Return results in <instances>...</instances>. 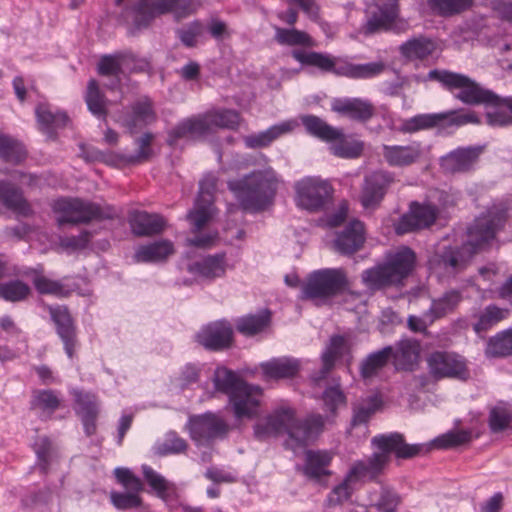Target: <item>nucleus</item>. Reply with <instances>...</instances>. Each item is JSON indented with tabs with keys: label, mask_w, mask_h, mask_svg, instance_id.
<instances>
[{
	"label": "nucleus",
	"mask_w": 512,
	"mask_h": 512,
	"mask_svg": "<svg viewBox=\"0 0 512 512\" xmlns=\"http://www.w3.org/2000/svg\"><path fill=\"white\" fill-rule=\"evenodd\" d=\"M0 205L23 216H27L31 212L21 190L4 180H0Z\"/></svg>",
	"instance_id": "36"
},
{
	"label": "nucleus",
	"mask_w": 512,
	"mask_h": 512,
	"mask_svg": "<svg viewBox=\"0 0 512 512\" xmlns=\"http://www.w3.org/2000/svg\"><path fill=\"white\" fill-rule=\"evenodd\" d=\"M400 501V496L386 487H382L379 494L376 492L369 494V505L380 512H395Z\"/></svg>",
	"instance_id": "52"
},
{
	"label": "nucleus",
	"mask_w": 512,
	"mask_h": 512,
	"mask_svg": "<svg viewBox=\"0 0 512 512\" xmlns=\"http://www.w3.org/2000/svg\"><path fill=\"white\" fill-rule=\"evenodd\" d=\"M270 322L269 311H263L255 315H246L236 321V329L244 336H254L262 332Z\"/></svg>",
	"instance_id": "47"
},
{
	"label": "nucleus",
	"mask_w": 512,
	"mask_h": 512,
	"mask_svg": "<svg viewBox=\"0 0 512 512\" xmlns=\"http://www.w3.org/2000/svg\"><path fill=\"white\" fill-rule=\"evenodd\" d=\"M380 405L381 400L376 395L370 396L359 403L354 407L352 425L357 426L367 423L370 417L379 409Z\"/></svg>",
	"instance_id": "60"
},
{
	"label": "nucleus",
	"mask_w": 512,
	"mask_h": 512,
	"mask_svg": "<svg viewBox=\"0 0 512 512\" xmlns=\"http://www.w3.org/2000/svg\"><path fill=\"white\" fill-rule=\"evenodd\" d=\"M440 113L418 114L403 121L399 130L403 133H414L420 130L442 127Z\"/></svg>",
	"instance_id": "49"
},
{
	"label": "nucleus",
	"mask_w": 512,
	"mask_h": 512,
	"mask_svg": "<svg viewBox=\"0 0 512 512\" xmlns=\"http://www.w3.org/2000/svg\"><path fill=\"white\" fill-rule=\"evenodd\" d=\"M266 379H288L295 377L300 371L301 363L296 358L279 357L260 364Z\"/></svg>",
	"instance_id": "29"
},
{
	"label": "nucleus",
	"mask_w": 512,
	"mask_h": 512,
	"mask_svg": "<svg viewBox=\"0 0 512 512\" xmlns=\"http://www.w3.org/2000/svg\"><path fill=\"white\" fill-rule=\"evenodd\" d=\"M174 253V247L169 240H160L148 245L140 246L135 252L137 262H160L166 260Z\"/></svg>",
	"instance_id": "41"
},
{
	"label": "nucleus",
	"mask_w": 512,
	"mask_h": 512,
	"mask_svg": "<svg viewBox=\"0 0 512 512\" xmlns=\"http://www.w3.org/2000/svg\"><path fill=\"white\" fill-rule=\"evenodd\" d=\"M186 428L191 439L198 446L209 445L217 439H223L230 430L229 425L222 417L211 412L191 416Z\"/></svg>",
	"instance_id": "11"
},
{
	"label": "nucleus",
	"mask_w": 512,
	"mask_h": 512,
	"mask_svg": "<svg viewBox=\"0 0 512 512\" xmlns=\"http://www.w3.org/2000/svg\"><path fill=\"white\" fill-rule=\"evenodd\" d=\"M398 16L397 0H375L370 15L362 28L365 35L388 29Z\"/></svg>",
	"instance_id": "19"
},
{
	"label": "nucleus",
	"mask_w": 512,
	"mask_h": 512,
	"mask_svg": "<svg viewBox=\"0 0 512 512\" xmlns=\"http://www.w3.org/2000/svg\"><path fill=\"white\" fill-rule=\"evenodd\" d=\"M364 241V224L359 220H353L337 234L334 247L343 255H352L363 246Z\"/></svg>",
	"instance_id": "26"
},
{
	"label": "nucleus",
	"mask_w": 512,
	"mask_h": 512,
	"mask_svg": "<svg viewBox=\"0 0 512 512\" xmlns=\"http://www.w3.org/2000/svg\"><path fill=\"white\" fill-rule=\"evenodd\" d=\"M215 388L229 396L236 418H253L258 415L262 390L241 380L232 370L219 367L215 370Z\"/></svg>",
	"instance_id": "4"
},
{
	"label": "nucleus",
	"mask_w": 512,
	"mask_h": 512,
	"mask_svg": "<svg viewBox=\"0 0 512 512\" xmlns=\"http://www.w3.org/2000/svg\"><path fill=\"white\" fill-rule=\"evenodd\" d=\"M463 300L460 290L450 289L432 299L428 312L435 321L453 313Z\"/></svg>",
	"instance_id": "39"
},
{
	"label": "nucleus",
	"mask_w": 512,
	"mask_h": 512,
	"mask_svg": "<svg viewBox=\"0 0 512 512\" xmlns=\"http://www.w3.org/2000/svg\"><path fill=\"white\" fill-rule=\"evenodd\" d=\"M441 125L442 127L455 126L461 127L467 124H479L480 119L477 114L470 110H450L441 112Z\"/></svg>",
	"instance_id": "58"
},
{
	"label": "nucleus",
	"mask_w": 512,
	"mask_h": 512,
	"mask_svg": "<svg viewBox=\"0 0 512 512\" xmlns=\"http://www.w3.org/2000/svg\"><path fill=\"white\" fill-rule=\"evenodd\" d=\"M214 205L196 199L194 208L187 214L192 225V231L198 233L213 217Z\"/></svg>",
	"instance_id": "54"
},
{
	"label": "nucleus",
	"mask_w": 512,
	"mask_h": 512,
	"mask_svg": "<svg viewBox=\"0 0 512 512\" xmlns=\"http://www.w3.org/2000/svg\"><path fill=\"white\" fill-rule=\"evenodd\" d=\"M295 201L298 207L316 212L321 210L331 197L328 182L314 177H306L295 183Z\"/></svg>",
	"instance_id": "13"
},
{
	"label": "nucleus",
	"mask_w": 512,
	"mask_h": 512,
	"mask_svg": "<svg viewBox=\"0 0 512 512\" xmlns=\"http://www.w3.org/2000/svg\"><path fill=\"white\" fill-rule=\"evenodd\" d=\"M86 103L88 109L96 116H106V100L101 93L98 83L92 79L88 83Z\"/></svg>",
	"instance_id": "61"
},
{
	"label": "nucleus",
	"mask_w": 512,
	"mask_h": 512,
	"mask_svg": "<svg viewBox=\"0 0 512 512\" xmlns=\"http://www.w3.org/2000/svg\"><path fill=\"white\" fill-rule=\"evenodd\" d=\"M274 30V39L280 45L304 47H313L315 45L312 37L304 31L295 28H281L278 26H275Z\"/></svg>",
	"instance_id": "46"
},
{
	"label": "nucleus",
	"mask_w": 512,
	"mask_h": 512,
	"mask_svg": "<svg viewBox=\"0 0 512 512\" xmlns=\"http://www.w3.org/2000/svg\"><path fill=\"white\" fill-rule=\"evenodd\" d=\"M438 213L439 210L435 205L413 202L410 206V211L404 214L397 223L395 227L396 233L403 235L415 230L427 228L435 222Z\"/></svg>",
	"instance_id": "16"
},
{
	"label": "nucleus",
	"mask_w": 512,
	"mask_h": 512,
	"mask_svg": "<svg viewBox=\"0 0 512 512\" xmlns=\"http://www.w3.org/2000/svg\"><path fill=\"white\" fill-rule=\"evenodd\" d=\"M372 445L379 450L365 460L353 463L347 475L349 480L358 482L375 481L390 461V453L397 458L408 459L419 455L425 448L422 444H407L402 434L391 433L372 438Z\"/></svg>",
	"instance_id": "2"
},
{
	"label": "nucleus",
	"mask_w": 512,
	"mask_h": 512,
	"mask_svg": "<svg viewBox=\"0 0 512 512\" xmlns=\"http://www.w3.org/2000/svg\"><path fill=\"white\" fill-rule=\"evenodd\" d=\"M393 347L391 360L398 370H412L420 355V344L414 339H401Z\"/></svg>",
	"instance_id": "30"
},
{
	"label": "nucleus",
	"mask_w": 512,
	"mask_h": 512,
	"mask_svg": "<svg viewBox=\"0 0 512 512\" xmlns=\"http://www.w3.org/2000/svg\"><path fill=\"white\" fill-rule=\"evenodd\" d=\"M493 111L487 112V124L492 127H505L512 124V99H502L501 103L493 106Z\"/></svg>",
	"instance_id": "57"
},
{
	"label": "nucleus",
	"mask_w": 512,
	"mask_h": 512,
	"mask_svg": "<svg viewBox=\"0 0 512 512\" xmlns=\"http://www.w3.org/2000/svg\"><path fill=\"white\" fill-rule=\"evenodd\" d=\"M130 226L137 236L160 234L166 227V220L159 214L137 211L130 218Z\"/></svg>",
	"instance_id": "32"
},
{
	"label": "nucleus",
	"mask_w": 512,
	"mask_h": 512,
	"mask_svg": "<svg viewBox=\"0 0 512 512\" xmlns=\"http://www.w3.org/2000/svg\"><path fill=\"white\" fill-rule=\"evenodd\" d=\"M31 294V288L21 280L0 283V298L7 302H21Z\"/></svg>",
	"instance_id": "53"
},
{
	"label": "nucleus",
	"mask_w": 512,
	"mask_h": 512,
	"mask_svg": "<svg viewBox=\"0 0 512 512\" xmlns=\"http://www.w3.org/2000/svg\"><path fill=\"white\" fill-rule=\"evenodd\" d=\"M393 347L385 346L380 350L368 354L360 364V375L364 380H371L388 365L391 360Z\"/></svg>",
	"instance_id": "38"
},
{
	"label": "nucleus",
	"mask_w": 512,
	"mask_h": 512,
	"mask_svg": "<svg viewBox=\"0 0 512 512\" xmlns=\"http://www.w3.org/2000/svg\"><path fill=\"white\" fill-rule=\"evenodd\" d=\"M196 339L206 349L222 350L231 345L233 330L227 321H216L203 327Z\"/></svg>",
	"instance_id": "21"
},
{
	"label": "nucleus",
	"mask_w": 512,
	"mask_h": 512,
	"mask_svg": "<svg viewBox=\"0 0 512 512\" xmlns=\"http://www.w3.org/2000/svg\"><path fill=\"white\" fill-rule=\"evenodd\" d=\"M135 60L131 52H118L115 54L103 55L97 65V71L102 76H111L113 79L106 86L115 89L120 84V74L125 72V66Z\"/></svg>",
	"instance_id": "25"
},
{
	"label": "nucleus",
	"mask_w": 512,
	"mask_h": 512,
	"mask_svg": "<svg viewBox=\"0 0 512 512\" xmlns=\"http://www.w3.org/2000/svg\"><path fill=\"white\" fill-rule=\"evenodd\" d=\"M37 122L43 132L51 135L54 130L66 127L69 117L63 111H53L47 103H40L35 109Z\"/></svg>",
	"instance_id": "40"
},
{
	"label": "nucleus",
	"mask_w": 512,
	"mask_h": 512,
	"mask_svg": "<svg viewBox=\"0 0 512 512\" xmlns=\"http://www.w3.org/2000/svg\"><path fill=\"white\" fill-rule=\"evenodd\" d=\"M60 406V400L53 390H35L32 394L31 408L52 414Z\"/></svg>",
	"instance_id": "59"
},
{
	"label": "nucleus",
	"mask_w": 512,
	"mask_h": 512,
	"mask_svg": "<svg viewBox=\"0 0 512 512\" xmlns=\"http://www.w3.org/2000/svg\"><path fill=\"white\" fill-rule=\"evenodd\" d=\"M485 355L488 358L512 356V327L502 330L488 339Z\"/></svg>",
	"instance_id": "45"
},
{
	"label": "nucleus",
	"mask_w": 512,
	"mask_h": 512,
	"mask_svg": "<svg viewBox=\"0 0 512 512\" xmlns=\"http://www.w3.org/2000/svg\"><path fill=\"white\" fill-rule=\"evenodd\" d=\"M506 215V205H493L486 215L478 217L468 228L467 239L461 246H443L430 257V270L439 276L455 275L463 271L472 257L494 239Z\"/></svg>",
	"instance_id": "1"
},
{
	"label": "nucleus",
	"mask_w": 512,
	"mask_h": 512,
	"mask_svg": "<svg viewBox=\"0 0 512 512\" xmlns=\"http://www.w3.org/2000/svg\"><path fill=\"white\" fill-rule=\"evenodd\" d=\"M38 465L43 473H48L54 454L51 440L46 436H39L34 443Z\"/></svg>",
	"instance_id": "62"
},
{
	"label": "nucleus",
	"mask_w": 512,
	"mask_h": 512,
	"mask_svg": "<svg viewBox=\"0 0 512 512\" xmlns=\"http://www.w3.org/2000/svg\"><path fill=\"white\" fill-rule=\"evenodd\" d=\"M114 476L119 484L126 490L124 492L112 491L110 501L118 510H129L142 505L140 493L144 485L130 469L118 467L114 470Z\"/></svg>",
	"instance_id": "12"
},
{
	"label": "nucleus",
	"mask_w": 512,
	"mask_h": 512,
	"mask_svg": "<svg viewBox=\"0 0 512 512\" xmlns=\"http://www.w3.org/2000/svg\"><path fill=\"white\" fill-rule=\"evenodd\" d=\"M348 346L345 338L340 335H335L330 338V342L327 345L325 351L322 353V367L321 369L312 375L311 379L315 384L324 380L330 371L333 369L335 362L343 357L347 352Z\"/></svg>",
	"instance_id": "28"
},
{
	"label": "nucleus",
	"mask_w": 512,
	"mask_h": 512,
	"mask_svg": "<svg viewBox=\"0 0 512 512\" xmlns=\"http://www.w3.org/2000/svg\"><path fill=\"white\" fill-rule=\"evenodd\" d=\"M211 130L207 115L191 117L179 122L168 133V143L174 145L178 139L185 137H197Z\"/></svg>",
	"instance_id": "31"
},
{
	"label": "nucleus",
	"mask_w": 512,
	"mask_h": 512,
	"mask_svg": "<svg viewBox=\"0 0 512 512\" xmlns=\"http://www.w3.org/2000/svg\"><path fill=\"white\" fill-rule=\"evenodd\" d=\"M153 139L154 135L152 133H144L136 140V145L138 147L137 152L133 155L125 156V161L129 164H138L148 161L153 155V150L151 148Z\"/></svg>",
	"instance_id": "64"
},
{
	"label": "nucleus",
	"mask_w": 512,
	"mask_h": 512,
	"mask_svg": "<svg viewBox=\"0 0 512 512\" xmlns=\"http://www.w3.org/2000/svg\"><path fill=\"white\" fill-rule=\"evenodd\" d=\"M293 421V409L281 407L254 426V435L258 440H265L286 433L289 436Z\"/></svg>",
	"instance_id": "18"
},
{
	"label": "nucleus",
	"mask_w": 512,
	"mask_h": 512,
	"mask_svg": "<svg viewBox=\"0 0 512 512\" xmlns=\"http://www.w3.org/2000/svg\"><path fill=\"white\" fill-rule=\"evenodd\" d=\"M206 115L210 128L237 129L241 119L239 113L232 109L215 110L206 113Z\"/></svg>",
	"instance_id": "56"
},
{
	"label": "nucleus",
	"mask_w": 512,
	"mask_h": 512,
	"mask_svg": "<svg viewBox=\"0 0 512 512\" xmlns=\"http://www.w3.org/2000/svg\"><path fill=\"white\" fill-rule=\"evenodd\" d=\"M382 155L390 166H408L418 160L421 155L419 144L383 145Z\"/></svg>",
	"instance_id": "34"
},
{
	"label": "nucleus",
	"mask_w": 512,
	"mask_h": 512,
	"mask_svg": "<svg viewBox=\"0 0 512 512\" xmlns=\"http://www.w3.org/2000/svg\"><path fill=\"white\" fill-rule=\"evenodd\" d=\"M292 57L305 66L318 68L325 73H332L339 77L352 79H368L383 72L385 65L382 62H370L364 64H353L338 61L335 57L321 52H304L294 50Z\"/></svg>",
	"instance_id": "6"
},
{
	"label": "nucleus",
	"mask_w": 512,
	"mask_h": 512,
	"mask_svg": "<svg viewBox=\"0 0 512 512\" xmlns=\"http://www.w3.org/2000/svg\"><path fill=\"white\" fill-rule=\"evenodd\" d=\"M156 119L152 102L147 97L139 99L132 105L131 113L122 119V125L126 127L131 134L137 133L144 126L151 124Z\"/></svg>",
	"instance_id": "27"
},
{
	"label": "nucleus",
	"mask_w": 512,
	"mask_h": 512,
	"mask_svg": "<svg viewBox=\"0 0 512 512\" xmlns=\"http://www.w3.org/2000/svg\"><path fill=\"white\" fill-rule=\"evenodd\" d=\"M364 143L359 140H348L344 134L330 146L331 153L337 157L354 159L361 155Z\"/></svg>",
	"instance_id": "55"
},
{
	"label": "nucleus",
	"mask_w": 512,
	"mask_h": 512,
	"mask_svg": "<svg viewBox=\"0 0 512 512\" xmlns=\"http://www.w3.org/2000/svg\"><path fill=\"white\" fill-rule=\"evenodd\" d=\"M329 416L319 413H311L304 419L299 420L295 417L293 410L292 426L289 430V441L294 442L295 446H306L315 440L324 432L326 424H330Z\"/></svg>",
	"instance_id": "14"
},
{
	"label": "nucleus",
	"mask_w": 512,
	"mask_h": 512,
	"mask_svg": "<svg viewBox=\"0 0 512 512\" xmlns=\"http://www.w3.org/2000/svg\"><path fill=\"white\" fill-rule=\"evenodd\" d=\"M509 314V309L489 304L475 316L476 321L473 323V330L478 336H483L500 322L507 319Z\"/></svg>",
	"instance_id": "37"
},
{
	"label": "nucleus",
	"mask_w": 512,
	"mask_h": 512,
	"mask_svg": "<svg viewBox=\"0 0 512 512\" xmlns=\"http://www.w3.org/2000/svg\"><path fill=\"white\" fill-rule=\"evenodd\" d=\"M226 266L225 253H218L189 264L188 271L205 279L213 280L225 275Z\"/></svg>",
	"instance_id": "33"
},
{
	"label": "nucleus",
	"mask_w": 512,
	"mask_h": 512,
	"mask_svg": "<svg viewBox=\"0 0 512 512\" xmlns=\"http://www.w3.org/2000/svg\"><path fill=\"white\" fill-rule=\"evenodd\" d=\"M482 152L483 148L480 146L458 148L441 158V167L448 173L470 171Z\"/></svg>",
	"instance_id": "24"
},
{
	"label": "nucleus",
	"mask_w": 512,
	"mask_h": 512,
	"mask_svg": "<svg viewBox=\"0 0 512 512\" xmlns=\"http://www.w3.org/2000/svg\"><path fill=\"white\" fill-rule=\"evenodd\" d=\"M322 401L324 410L329 412L327 416L330 417V421H334L337 415L338 409L346 405V396L342 391L339 382L328 386L323 394Z\"/></svg>",
	"instance_id": "50"
},
{
	"label": "nucleus",
	"mask_w": 512,
	"mask_h": 512,
	"mask_svg": "<svg viewBox=\"0 0 512 512\" xmlns=\"http://www.w3.org/2000/svg\"><path fill=\"white\" fill-rule=\"evenodd\" d=\"M278 186V177L272 167L254 170L241 180L228 182L245 211L259 212L272 204Z\"/></svg>",
	"instance_id": "3"
},
{
	"label": "nucleus",
	"mask_w": 512,
	"mask_h": 512,
	"mask_svg": "<svg viewBox=\"0 0 512 512\" xmlns=\"http://www.w3.org/2000/svg\"><path fill=\"white\" fill-rule=\"evenodd\" d=\"M415 261V253L409 247H401L389 254L384 263L364 270L361 280L372 291L399 286L412 272Z\"/></svg>",
	"instance_id": "5"
},
{
	"label": "nucleus",
	"mask_w": 512,
	"mask_h": 512,
	"mask_svg": "<svg viewBox=\"0 0 512 512\" xmlns=\"http://www.w3.org/2000/svg\"><path fill=\"white\" fill-rule=\"evenodd\" d=\"M26 157V150L16 139L0 134V158L9 163L18 164Z\"/></svg>",
	"instance_id": "51"
},
{
	"label": "nucleus",
	"mask_w": 512,
	"mask_h": 512,
	"mask_svg": "<svg viewBox=\"0 0 512 512\" xmlns=\"http://www.w3.org/2000/svg\"><path fill=\"white\" fill-rule=\"evenodd\" d=\"M52 207L59 225L112 219L116 215L114 208L110 206L103 207L81 198H60L54 201Z\"/></svg>",
	"instance_id": "8"
},
{
	"label": "nucleus",
	"mask_w": 512,
	"mask_h": 512,
	"mask_svg": "<svg viewBox=\"0 0 512 512\" xmlns=\"http://www.w3.org/2000/svg\"><path fill=\"white\" fill-rule=\"evenodd\" d=\"M334 454L327 450H306L304 464L301 468L303 475L310 481L326 486L332 475L330 465Z\"/></svg>",
	"instance_id": "17"
},
{
	"label": "nucleus",
	"mask_w": 512,
	"mask_h": 512,
	"mask_svg": "<svg viewBox=\"0 0 512 512\" xmlns=\"http://www.w3.org/2000/svg\"><path fill=\"white\" fill-rule=\"evenodd\" d=\"M331 110L351 120L365 123L375 114L373 103L363 98H335Z\"/></svg>",
	"instance_id": "23"
},
{
	"label": "nucleus",
	"mask_w": 512,
	"mask_h": 512,
	"mask_svg": "<svg viewBox=\"0 0 512 512\" xmlns=\"http://www.w3.org/2000/svg\"><path fill=\"white\" fill-rule=\"evenodd\" d=\"M199 6L196 0H139L133 8V23L136 29H144L158 16L173 13L181 19L194 13Z\"/></svg>",
	"instance_id": "9"
},
{
	"label": "nucleus",
	"mask_w": 512,
	"mask_h": 512,
	"mask_svg": "<svg viewBox=\"0 0 512 512\" xmlns=\"http://www.w3.org/2000/svg\"><path fill=\"white\" fill-rule=\"evenodd\" d=\"M436 48L435 41L420 36L407 40L401 44L399 50L401 55L409 60H423L432 55Z\"/></svg>",
	"instance_id": "42"
},
{
	"label": "nucleus",
	"mask_w": 512,
	"mask_h": 512,
	"mask_svg": "<svg viewBox=\"0 0 512 512\" xmlns=\"http://www.w3.org/2000/svg\"><path fill=\"white\" fill-rule=\"evenodd\" d=\"M302 124L307 132L323 141L333 142L342 136V130L337 129L315 115L301 117Z\"/></svg>",
	"instance_id": "43"
},
{
	"label": "nucleus",
	"mask_w": 512,
	"mask_h": 512,
	"mask_svg": "<svg viewBox=\"0 0 512 512\" xmlns=\"http://www.w3.org/2000/svg\"><path fill=\"white\" fill-rule=\"evenodd\" d=\"M49 313L52 321L56 325L57 334L63 342L67 356L72 358L77 344V338L74 321L68 308L60 305L50 306Z\"/></svg>",
	"instance_id": "20"
},
{
	"label": "nucleus",
	"mask_w": 512,
	"mask_h": 512,
	"mask_svg": "<svg viewBox=\"0 0 512 512\" xmlns=\"http://www.w3.org/2000/svg\"><path fill=\"white\" fill-rule=\"evenodd\" d=\"M22 274L25 276L34 274L33 284L39 294L53 295L56 297H67L71 292V290L67 288L62 282L52 280L42 275V270L38 271L37 269H29L24 271Z\"/></svg>",
	"instance_id": "44"
},
{
	"label": "nucleus",
	"mask_w": 512,
	"mask_h": 512,
	"mask_svg": "<svg viewBox=\"0 0 512 512\" xmlns=\"http://www.w3.org/2000/svg\"><path fill=\"white\" fill-rule=\"evenodd\" d=\"M512 420V411L506 404L494 406L489 413V426L492 432L497 433L505 430Z\"/></svg>",
	"instance_id": "63"
},
{
	"label": "nucleus",
	"mask_w": 512,
	"mask_h": 512,
	"mask_svg": "<svg viewBox=\"0 0 512 512\" xmlns=\"http://www.w3.org/2000/svg\"><path fill=\"white\" fill-rule=\"evenodd\" d=\"M428 79L440 82L448 90L458 89L455 97L467 105L497 106L501 103V97L464 74L434 69L428 73Z\"/></svg>",
	"instance_id": "7"
},
{
	"label": "nucleus",
	"mask_w": 512,
	"mask_h": 512,
	"mask_svg": "<svg viewBox=\"0 0 512 512\" xmlns=\"http://www.w3.org/2000/svg\"><path fill=\"white\" fill-rule=\"evenodd\" d=\"M392 177L383 171L373 172L365 177L360 202L365 209H374L382 201Z\"/></svg>",
	"instance_id": "22"
},
{
	"label": "nucleus",
	"mask_w": 512,
	"mask_h": 512,
	"mask_svg": "<svg viewBox=\"0 0 512 512\" xmlns=\"http://www.w3.org/2000/svg\"><path fill=\"white\" fill-rule=\"evenodd\" d=\"M188 449L187 441L175 431H168L161 441L154 445V452L158 456L176 455L185 453Z\"/></svg>",
	"instance_id": "48"
},
{
	"label": "nucleus",
	"mask_w": 512,
	"mask_h": 512,
	"mask_svg": "<svg viewBox=\"0 0 512 512\" xmlns=\"http://www.w3.org/2000/svg\"><path fill=\"white\" fill-rule=\"evenodd\" d=\"M347 287L345 273L341 269H322L309 275L303 286V298L326 300L342 293Z\"/></svg>",
	"instance_id": "10"
},
{
	"label": "nucleus",
	"mask_w": 512,
	"mask_h": 512,
	"mask_svg": "<svg viewBox=\"0 0 512 512\" xmlns=\"http://www.w3.org/2000/svg\"><path fill=\"white\" fill-rule=\"evenodd\" d=\"M297 126L295 120H288L269 127L267 130L257 134L248 135L243 138L247 148L255 149L266 147L278 137L294 130Z\"/></svg>",
	"instance_id": "35"
},
{
	"label": "nucleus",
	"mask_w": 512,
	"mask_h": 512,
	"mask_svg": "<svg viewBox=\"0 0 512 512\" xmlns=\"http://www.w3.org/2000/svg\"><path fill=\"white\" fill-rule=\"evenodd\" d=\"M427 362L430 373L437 379L466 380L469 377L466 361L458 354L437 351L429 356Z\"/></svg>",
	"instance_id": "15"
}]
</instances>
